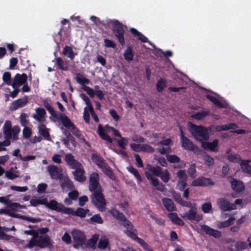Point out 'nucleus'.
<instances>
[{
	"mask_svg": "<svg viewBox=\"0 0 251 251\" xmlns=\"http://www.w3.org/2000/svg\"><path fill=\"white\" fill-rule=\"evenodd\" d=\"M111 213L119 221L122 226L126 228L124 231L126 235L138 243L145 250L147 251L150 248L148 244L144 240L137 236V230L123 213L115 209L111 210Z\"/></svg>",
	"mask_w": 251,
	"mask_h": 251,
	"instance_id": "obj_1",
	"label": "nucleus"
},
{
	"mask_svg": "<svg viewBox=\"0 0 251 251\" xmlns=\"http://www.w3.org/2000/svg\"><path fill=\"white\" fill-rule=\"evenodd\" d=\"M3 130L5 140L1 142V143L4 147L8 146L10 145L11 142L9 139H12L13 140L18 139V135L20 131V128L19 126H14L12 128L11 122L9 121H6L4 123Z\"/></svg>",
	"mask_w": 251,
	"mask_h": 251,
	"instance_id": "obj_2",
	"label": "nucleus"
},
{
	"mask_svg": "<svg viewBox=\"0 0 251 251\" xmlns=\"http://www.w3.org/2000/svg\"><path fill=\"white\" fill-rule=\"evenodd\" d=\"M188 126L190 132L197 140L201 142L203 140H208V133L205 127L201 126H196L191 122L188 123Z\"/></svg>",
	"mask_w": 251,
	"mask_h": 251,
	"instance_id": "obj_3",
	"label": "nucleus"
},
{
	"mask_svg": "<svg viewBox=\"0 0 251 251\" xmlns=\"http://www.w3.org/2000/svg\"><path fill=\"white\" fill-rule=\"evenodd\" d=\"M37 236L34 239H31L25 247L31 249L34 246H37L40 248H44L50 245V238L47 234L39 235L38 232Z\"/></svg>",
	"mask_w": 251,
	"mask_h": 251,
	"instance_id": "obj_4",
	"label": "nucleus"
},
{
	"mask_svg": "<svg viewBox=\"0 0 251 251\" xmlns=\"http://www.w3.org/2000/svg\"><path fill=\"white\" fill-rule=\"evenodd\" d=\"M109 23L112 25L113 28V32L118 38L119 42L123 45L125 43L124 37V29L123 24L118 20H111Z\"/></svg>",
	"mask_w": 251,
	"mask_h": 251,
	"instance_id": "obj_5",
	"label": "nucleus"
},
{
	"mask_svg": "<svg viewBox=\"0 0 251 251\" xmlns=\"http://www.w3.org/2000/svg\"><path fill=\"white\" fill-rule=\"evenodd\" d=\"M92 203L100 211L106 209V201L102 194V192L92 193L91 196Z\"/></svg>",
	"mask_w": 251,
	"mask_h": 251,
	"instance_id": "obj_6",
	"label": "nucleus"
},
{
	"mask_svg": "<svg viewBox=\"0 0 251 251\" xmlns=\"http://www.w3.org/2000/svg\"><path fill=\"white\" fill-rule=\"evenodd\" d=\"M99 175L96 173H93L89 178V190L93 193L102 192L101 187L99 182Z\"/></svg>",
	"mask_w": 251,
	"mask_h": 251,
	"instance_id": "obj_7",
	"label": "nucleus"
},
{
	"mask_svg": "<svg viewBox=\"0 0 251 251\" xmlns=\"http://www.w3.org/2000/svg\"><path fill=\"white\" fill-rule=\"evenodd\" d=\"M180 216L184 219L190 221H200L202 219V216L197 213L196 204L190 208L188 212L181 214Z\"/></svg>",
	"mask_w": 251,
	"mask_h": 251,
	"instance_id": "obj_8",
	"label": "nucleus"
},
{
	"mask_svg": "<svg viewBox=\"0 0 251 251\" xmlns=\"http://www.w3.org/2000/svg\"><path fill=\"white\" fill-rule=\"evenodd\" d=\"M72 235L75 242L73 246L75 249L82 246L85 242L86 238L82 231L79 230H73Z\"/></svg>",
	"mask_w": 251,
	"mask_h": 251,
	"instance_id": "obj_9",
	"label": "nucleus"
},
{
	"mask_svg": "<svg viewBox=\"0 0 251 251\" xmlns=\"http://www.w3.org/2000/svg\"><path fill=\"white\" fill-rule=\"evenodd\" d=\"M47 171L52 179H59L63 176L62 169L55 165H49L47 167Z\"/></svg>",
	"mask_w": 251,
	"mask_h": 251,
	"instance_id": "obj_10",
	"label": "nucleus"
},
{
	"mask_svg": "<svg viewBox=\"0 0 251 251\" xmlns=\"http://www.w3.org/2000/svg\"><path fill=\"white\" fill-rule=\"evenodd\" d=\"M217 203L219 208L223 211H230L237 208L236 206L232 203H230L224 198H219L217 201Z\"/></svg>",
	"mask_w": 251,
	"mask_h": 251,
	"instance_id": "obj_11",
	"label": "nucleus"
},
{
	"mask_svg": "<svg viewBox=\"0 0 251 251\" xmlns=\"http://www.w3.org/2000/svg\"><path fill=\"white\" fill-rule=\"evenodd\" d=\"M73 169L75 170L72 172L75 180L80 182H83L86 180V177L84 176L85 171L81 164Z\"/></svg>",
	"mask_w": 251,
	"mask_h": 251,
	"instance_id": "obj_12",
	"label": "nucleus"
},
{
	"mask_svg": "<svg viewBox=\"0 0 251 251\" xmlns=\"http://www.w3.org/2000/svg\"><path fill=\"white\" fill-rule=\"evenodd\" d=\"M214 182L210 178L204 177H198L192 181L191 185L192 186H212L214 185Z\"/></svg>",
	"mask_w": 251,
	"mask_h": 251,
	"instance_id": "obj_13",
	"label": "nucleus"
},
{
	"mask_svg": "<svg viewBox=\"0 0 251 251\" xmlns=\"http://www.w3.org/2000/svg\"><path fill=\"white\" fill-rule=\"evenodd\" d=\"M27 80V76L25 74L22 75L17 74H16L12 81V86L13 88H17L23 84H25Z\"/></svg>",
	"mask_w": 251,
	"mask_h": 251,
	"instance_id": "obj_14",
	"label": "nucleus"
},
{
	"mask_svg": "<svg viewBox=\"0 0 251 251\" xmlns=\"http://www.w3.org/2000/svg\"><path fill=\"white\" fill-rule=\"evenodd\" d=\"M166 158L167 161L171 163H178L173 165L174 168L181 169L184 168L186 166L185 163L183 161H181L176 155H167Z\"/></svg>",
	"mask_w": 251,
	"mask_h": 251,
	"instance_id": "obj_15",
	"label": "nucleus"
},
{
	"mask_svg": "<svg viewBox=\"0 0 251 251\" xmlns=\"http://www.w3.org/2000/svg\"><path fill=\"white\" fill-rule=\"evenodd\" d=\"M59 182L63 192L67 191L68 190H72L74 187L73 182L67 176H62L61 178L59 179Z\"/></svg>",
	"mask_w": 251,
	"mask_h": 251,
	"instance_id": "obj_16",
	"label": "nucleus"
},
{
	"mask_svg": "<svg viewBox=\"0 0 251 251\" xmlns=\"http://www.w3.org/2000/svg\"><path fill=\"white\" fill-rule=\"evenodd\" d=\"M180 138L182 146L185 150L194 151L196 149L197 150L198 149L188 138L184 136L182 131L181 132Z\"/></svg>",
	"mask_w": 251,
	"mask_h": 251,
	"instance_id": "obj_17",
	"label": "nucleus"
},
{
	"mask_svg": "<svg viewBox=\"0 0 251 251\" xmlns=\"http://www.w3.org/2000/svg\"><path fill=\"white\" fill-rule=\"evenodd\" d=\"M110 127L108 125H106L104 128H103L102 126L101 125H99L98 126V133L100 135V136L103 140L107 141L110 143H112V139L106 134V132H108L110 129Z\"/></svg>",
	"mask_w": 251,
	"mask_h": 251,
	"instance_id": "obj_18",
	"label": "nucleus"
},
{
	"mask_svg": "<svg viewBox=\"0 0 251 251\" xmlns=\"http://www.w3.org/2000/svg\"><path fill=\"white\" fill-rule=\"evenodd\" d=\"M201 229L206 234L212 236L215 238H220L221 236V233L218 230L214 229L207 225H201Z\"/></svg>",
	"mask_w": 251,
	"mask_h": 251,
	"instance_id": "obj_19",
	"label": "nucleus"
},
{
	"mask_svg": "<svg viewBox=\"0 0 251 251\" xmlns=\"http://www.w3.org/2000/svg\"><path fill=\"white\" fill-rule=\"evenodd\" d=\"M206 97L220 108H226L228 106L227 103L221 97L216 98L209 95H206Z\"/></svg>",
	"mask_w": 251,
	"mask_h": 251,
	"instance_id": "obj_20",
	"label": "nucleus"
},
{
	"mask_svg": "<svg viewBox=\"0 0 251 251\" xmlns=\"http://www.w3.org/2000/svg\"><path fill=\"white\" fill-rule=\"evenodd\" d=\"M218 140H214L212 142H201V146L204 149H208L212 151H218Z\"/></svg>",
	"mask_w": 251,
	"mask_h": 251,
	"instance_id": "obj_21",
	"label": "nucleus"
},
{
	"mask_svg": "<svg viewBox=\"0 0 251 251\" xmlns=\"http://www.w3.org/2000/svg\"><path fill=\"white\" fill-rule=\"evenodd\" d=\"M65 160L67 164L72 168L74 169L79 166L80 162H78L75 158L74 156L71 154L68 153L65 155Z\"/></svg>",
	"mask_w": 251,
	"mask_h": 251,
	"instance_id": "obj_22",
	"label": "nucleus"
},
{
	"mask_svg": "<svg viewBox=\"0 0 251 251\" xmlns=\"http://www.w3.org/2000/svg\"><path fill=\"white\" fill-rule=\"evenodd\" d=\"M163 205L168 211H173L176 210V208L173 201L167 198H164L162 200Z\"/></svg>",
	"mask_w": 251,
	"mask_h": 251,
	"instance_id": "obj_23",
	"label": "nucleus"
},
{
	"mask_svg": "<svg viewBox=\"0 0 251 251\" xmlns=\"http://www.w3.org/2000/svg\"><path fill=\"white\" fill-rule=\"evenodd\" d=\"M130 32L135 36H137L138 39L143 43L148 42L150 45L152 46L155 48V46L151 44V43L148 40V38L143 35L141 33L139 32L137 29L134 28H131L130 29Z\"/></svg>",
	"mask_w": 251,
	"mask_h": 251,
	"instance_id": "obj_24",
	"label": "nucleus"
},
{
	"mask_svg": "<svg viewBox=\"0 0 251 251\" xmlns=\"http://www.w3.org/2000/svg\"><path fill=\"white\" fill-rule=\"evenodd\" d=\"M36 114L33 116V117L41 123L45 120V116L46 115V111L43 108H37L36 109Z\"/></svg>",
	"mask_w": 251,
	"mask_h": 251,
	"instance_id": "obj_25",
	"label": "nucleus"
},
{
	"mask_svg": "<svg viewBox=\"0 0 251 251\" xmlns=\"http://www.w3.org/2000/svg\"><path fill=\"white\" fill-rule=\"evenodd\" d=\"M232 188L237 192H241L245 188L243 183L241 181L233 179L231 181Z\"/></svg>",
	"mask_w": 251,
	"mask_h": 251,
	"instance_id": "obj_26",
	"label": "nucleus"
},
{
	"mask_svg": "<svg viewBox=\"0 0 251 251\" xmlns=\"http://www.w3.org/2000/svg\"><path fill=\"white\" fill-rule=\"evenodd\" d=\"M39 133L42 135L45 139L47 140H50V133L48 129L42 123H40L38 126Z\"/></svg>",
	"mask_w": 251,
	"mask_h": 251,
	"instance_id": "obj_27",
	"label": "nucleus"
},
{
	"mask_svg": "<svg viewBox=\"0 0 251 251\" xmlns=\"http://www.w3.org/2000/svg\"><path fill=\"white\" fill-rule=\"evenodd\" d=\"M59 119L63 125L67 128L70 129L74 125L69 118L64 114H60Z\"/></svg>",
	"mask_w": 251,
	"mask_h": 251,
	"instance_id": "obj_28",
	"label": "nucleus"
},
{
	"mask_svg": "<svg viewBox=\"0 0 251 251\" xmlns=\"http://www.w3.org/2000/svg\"><path fill=\"white\" fill-rule=\"evenodd\" d=\"M235 220V218L234 217L231 216L226 221L218 222L217 227L219 229L228 227L233 224Z\"/></svg>",
	"mask_w": 251,
	"mask_h": 251,
	"instance_id": "obj_29",
	"label": "nucleus"
},
{
	"mask_svg": "<svg viewBox=\"0 0 251 251\" xmlns=\"http://www.w3.org/2000/svg\"><path fill=\"white\" fill-rule=\"evenodd\" d=\"M168 217L175 224L183 226L184 225L183 221L179 218L176 213H171L167 215Z\"/></svg>",
	"mask_w": 251,
	"mask_h": 251,
	"instance_id": "obj_30",
	"label": "nucleus"
},
{
	"mask_svg": "<svg viewBox=\"0 0 251 251\" xmlns=\"http://www.w3.org/2000/svg\"><path fill=\"white\" fill-rule=\"evenodd\" d=\"M62 53L69 57L71 60H74L75 54L71 47L65 46L63 49Z\"/></svg>",
	"mask_w": 251,
	"mask_h": 251,
	"instance_id": "obj_31",
	"label": "nucleus"
},
{
	"mask_svg": "<svg viewBox=\"0 0 251 251\" xmlns=\"http://www.w3.org/2000/svg\"><path fill=\"white\" fill-rule=\"evenodd\" d=\"M28 102L27 98L18 99L13 102V106L15 109H18L25 105Z\"/></svg>",
	"mask_w": 251,
	"mask_h": 251,
	"instance_id": "obj_32",
	"label": "nucleus"
},
{
	"mask_svg": "<svg viewBox=\"0 0 251 251\" xmlns=\"http://www.w3.org/2000/svg\"><path fill=\"white\" fill-rule=\"evenodd\" d=\"M250 162L251 161L249 160L243 161L241 163L240 165L241 169L244 172L251 175V166L249 165Z\"/></svg>",
	"mask_w": 251,
	"mask_h": 251,
	"instance_id": "obj_33",
	"label": "nucleus"
},
{
	"mask_svg": "<svg viewBox=\"0 0 251 251\" xmlns=\"http://www.w3.org/2000/svg\"><path fill=\"white\" fill-rule=\"evenodd\" d=\"M235 248L233 250H234L236 251H239L243 250L247 248V244L244 241H237L234 243L233 245Z\"/></svg>",
	"mask_w": 251,
	"mask_h": 251,
	"instance_id": "obj_34",
	"label": "nucleus"
},
{
	"mask_svg": "<svg viewBox=\"0 0 251 251\" xmlns=\"http://www.w3.org/2000/svg\"><path fill=\"white\" fill-rule=\"evenodd\" d=\"M45 205L51 209L58 211L61 204L57 203V201L54 200L48 202V201L47 200V203H45Z\"/></svg>",
	"mask_w": 251,
	"mask_h": 251,
	"instance_id": "obj_35",
	"label": "nucleus"
},
{
	"mask_svg": "<svg viewBox=\"0 0 251 251\" xmlns=\"http://www.w3.org/2000/svg\"><path fill=\"white\" fill-rule=\"evenodd\" d=\"M133 55L132 48L130 47H127L124 52L125 59L128 61H131L133 59Z\"/></svg>",
	"mask_w": 251,
	"mask_h": 251,
	"instance_id": "obj_36",
	"label": "nucleus"
},
{
	"mask_svg": "<svg viewBox=\"0 0 251 251\" xmlns=\"http://www.w3.org/2000/svg\"><path fill=\"white\" fill-rule=\"evenodd\" d=\"M76 80L80 85H83L85 84H88L90 81L87 78L84 77L80 74H77L76 75Z\"/></svg>",
	"mask_w": 251,
	"mask_h": 251,
	"instance_id": "obj_37",
	"label": "nucleus"
},
{
	"mask_svg": "<svg viewBox=\"0 0 251 251\" xmlns=\"http://www.w3.org/2000/svg\"><path fill=\"white\" fill-rule=\"evenodd\" d=\"M89 212L87 209H84L83 208L79 207L76 211L74 212V215L79 216L81 218H84L86 216L87 213Z\"/></svg>",
	"mask_w": 251,
	"mask_h": 251,
	"instance_id": "obj_38",
	"label": "nucleus"
},
{
	"mask_svg": "<svg viewBox=\"0 0 251 251\" xmlns=\"http://www.w3.org/2000/svg\"><path fill=\"white\" fill-rule=\"evenodd\" d=\"M127 169L130 173L132 174L139 181H142V178L136 169L134 168L132 166H129L127 167Z\"/></svg>",
	"mask_w": 251,
	"mask_h": 251,
	"instance_id": "obj_39",
	"label": "nucleus"
},
{
	"mask_svg": "<svg viewBox=\"0 0 251 251\" xmlns=\"http://www.w3.org/2000/svg\"><path fill=\"white\" fill-rule=\"evenodd\" d=\"M30 204L33 206H36L39 204H44L47 203V199L44 198L43 199H32L30 201Z\"/></svg>",
	"mask_w": 251,
	"mask_h": 251,
	"instance_id": "obj_40",
	"label": "nucleus"
},
{
	"mask_svg": "<svg viewBox=\"0 0 251 251\" xmlns=\"http://www.w3.org/2000/svg\"><path fill=\"white\" fill-rule=\"evenodd\" d=\"M92 159L95 162L96 164L99 167H101L103 164L105 163L104 160L100 156L97 154H93Z\"/></svg>",
	"mask_w": 251,
	"mask_h": 251,
	"instance_id": "obj_41",
	"label": "nucleus"
},
{
	"mask_svg": "<svg viewBox=\"0 0 251 251\" xmlns=\"http://www.w3.org/2000/svg\"><path fill=\"white\" fill-rule=\"evenodd\" d=\"M70 130L72 133L78 138L82 140L84 142L86 143L85 139L82 137L78 129L75 126V125L73 126Z\"/></svg>",
	"mask_w": 251,
	"mask_h": 251,
	"instance_id": "obj_42",
	"label": "nucleus"
},
{
	"mask_svg": "<svg viewBox=\"0 0 251 251\" xmlns=\"http://www.w3.org/2000/svg\"><path fill=\"white\" fill-rule=\"evenodd\" d=\"M208 114V112L202 111L200 112H197L194 114H193L191 116L192 118L200 120L205 118Z\"/></svg>",
	"mask_w": 251,
	"mask_h": 251,
	"instance_id": "obj_43",
	"label": "nucleus"
},
{
	"mask_svg": "<svg viewBox=\"0 0 251 251\" xmlns=\"http://www.w3.org/2000/svg\"><path fill=\"white\" fill-rule=\"evenodd\" d=\"M100 168L102 169L104 174L109 176L110 178H112L113 176V175L110 169V168L106 163Z\"/></svg>",
	"mask_w": 251,
	"mask_h": 251,
	"instance_id": "obj_44",
	"label": "nucleus"
},
{
	"mask_svg": "<svg viewBox=\"0 0 251 251\" xmlns=\"http://www.w3.org/2000/svg\"><path fill=\"white\" fill-rule=\"evenodd\" d=\"M166 80L163 78L160 79L156 84V89L158 91L161 92L165 88Z\"/></svg>",
	"mask_w": 251,
	"mask_h": 251,
	"instance_id": "obj_45",
	"label": "nucleus"
},
{
	"mask_svg": "<svg viewBox=\"0 0 251 251\" xmlns=\"http://www.w3.org/2000/svg\"><path fill=\"white\" fill-rule=\"evenodd\" d=\"M203 160L205 162V164L208 166H212L214 163V159L206 153L203 155Z\"/></svg>",
	"mask_w": 251,
	"mask_h": 251,
	"instance_id": "obj_46",
	"label": "nucleus"
},
{
	"mask_svg": "<svg viewBox=\"0 0 251 251\" xmlns=\"http://www.w3.org/2000/svg\"><path fill=\"white\" fill-rule=\"evenodd\" d=\"M162 180L165 183H167L170 180V174L167 170L162 171L161 175L159 176Z\"/></svg>",
	"mask_w": 251,
	"mask_h": 251,
	"instance_id": "obj_47",
	"label": "nucleus"
},
{
	"mask_svg": "<svg viewBox=\"0 0 251 251\" xmlns=\"http://www.w3.org/2000/svg\"><path fill=\"white\" fill-rule=\"evenodd\" d=\"M108 244V240L105 237H101L98 244L100 249H105Z\"/></svg>",
	"mask_w": 251,
	"mask_h": 251,
	"instance_id": "obj_48",
	"label": "nucleus"
},
{
	"mask_svg": "<svg viewBox=\"0 0 251 251\" xmlns=\"http://www.w3.org/2000/svg\"><path fill=\"white\" fill-rule=\"evenodd\" d=\"M3 80L8 85H12V81L11 79V74L9 72H5L3 75Z\"/></svg>",
	"mask_w": 251,
	"mask_h": 251,
	"instance_id": "obj_49",
	"label": "nucleus"
},
{
	"mask_svg": "<svg viewBox=\"0 0 251 251\" xmlns=\"http://www.w3.org/2000/svg\"><path fill=\"white\" fill-rule=\"evenodd\" d=\"M44 105L52 116L55 117L56 116V113L55 110H54L53 108L48 102V101L46 100L44 102Z\"/></svg>",
	"mask_w": 251,
	"mask_h": 251,
	"instance_id": "obj_50",
	"label": "nucleus"
},
{
	"mask_svg": "<svg viewBox=\"0 0 251 251\" xmlns=\"http://www.w3.org/2000/svg\"><path fill=\"white\" fill-rule=\"evenodd\" d=\"M227 159L232 162H238L241 160L239 155L236 154H230L228 156Z\"/></svg>",
	"mask_w": 251,
	"mask_h": 251,
	"instance_id": "obj_51",
	"label": "nucleus"
},
{
	"mask_svg": "<svg viewBox=\"0 0 251 251\" xmlns=\"http://www.w3.org/2000/svg\"><path fill=\"white\" fill-rule=\"evenodd\" d=\"M196 172L195 164H191L188 169V173L192 178H194L196 176Z\"/></svg>",
	"mask_w": 251,
	"mask_h": 251,
	"instance_id": "obj_52",
	"label": "nucleus"
},
{
	"mask_svg": "<svg viewBox=\"0 0 251 251\" xmlns=\"http://www.w3.org/2000/svg\"><path fill=\"white\" fill-rule=\"evenodd\" d=\"M58 211L62 212V213L65 214H71L74 215V211L73 210V209L71 208H67L62 204H61V205L60 206V208Z\"/></svg>",
	"mask_w": 251,
	"mask_h": 251,
	"instance_id": "obj_53",
	"label": "nucleus"
},
{
	"mask_svg": "<svg viewBox=\"0 0 251 251\" xmlns=\"http://www.w3.org/2000/svg\"><path fill=\"white\" fill-rule=\"evenodd\" d=\"M211 209L212 204L210 202L204 203L201 205V209L204 213H209Z\"/></svg>",
	"mask_w": 251,
	"mask_h": 251,
	"instance_id": "obj_54",
	"label": "nucleus"
},
{
	"mask_svg": "<svg viewBox=\"0 0 251 251\" xmlns=\"http://www.w3.org/2000/svg\"><path fill=\"white\" fill-rule=\"evenodd\" d=\"M187 180H178L176 184V189L182 191L187 185Z\"/></svg>",
	"mask_w": 251,
	"mask_h": 251,
	"instance_id": "obj_55",
	"label": "nucleus"
},
{
	"mask_svg": "<svg viewBox=\"0 0 251 251\" xmlns=\"http://www.w3.org/2000/svg\"><path fill=\"white\" fill-rule=\"evenodd\" d=\"M99 238V235H94L92 236V238L89 239L88 241V245L93 248L95 247V245L96 244V243L98 240Z\"/></svg>",
	"mask_w": 251,
	"mask_h": 251,
	"instance_id": "obj_56",
	"label": "nucleus"
},
{
	"mask_svg": "<svg viewBox=\"0 0 251 251\" xmlns=\"http://www.w3.org/2000/svg\"><path fill=\"white\" fill-rule=\"evenodd\" d=\"M177 176L179 178V180H187V176L186 172L184 170H180L176 174Z\"/></svg>",
	"mask_w": 251,
	"mask_h": 251,
	"instance_id": "obj_57",
	"label": "nucleus"
},
{
	"mask_svg": "<svg viewBox=\"0 0 251 251\" xmlns=\"http://www.w3.org/2000/svg\"><path fill=\"white\" fill-rule=\"evenodd\" d=\"M153 148L148 144H142V151L151 153L154 152Z\"/></svg>",
	"mask_w": 251,
	"mask_h": 251,
	"instance_id": "obj_58",
	"label": "nucleus"
},
{
	"mask_svg": "<svg viewBox=\"0 0 251 251\" xmlns=\"http://www.w3.org/2000/svg\"><path fill=\"white\" fill-rule=\"evenodd\" d=\"M82 89L84 91L86 92L88 95L91 98H93L95 95V92L94 90L89 87L84 85L82 87Z\"/></svg>",
	"mask_w": 251,
	"mask_h": 251,
	"instance_id": "obj_59",
	"label": "nucleus"
},
{
	"mask_svg": "<svg viewBox=\"0 0 251 251\" xmlns=\"http://www.w3.org/2000/svg\"><path fill=\"white\" fill-rule=\"evenodd\" d=\"M20 206V204L17 202H11L10 201H9L7 207L11 208V209L13 210H16L17 209L19 208Z\"/></svg>",
	"mask_w": 251,
	"mask_h": 251,
	"instance_id": "obj_60",
	"label": "nucleus"
},
{
	"mask_svg": "<svg viewBox=\"0 0 251 251\" xmlns=\"http://www.w3.org/2000/svg\"><path fill=\"white\" fill-rule=\"evenodd\" d=\"M22 218L23 220L27 221L33 223L39 222L41 221L40 218H32L24 215V217H22Z\"/></svg>",
	"mask_w": 251,
	"mask_h": 251,
	"instance_id": "obj_61",
	"label": "nucleus"
},
{
	"mask_svg": "<svg viewBox=\"0 0 251 251\" xmlns=\"http://www.w3.org/2000/svg\"><path fill=\"white\" fill-rule=\"evenodd\" d=\"M10 188L14 191H16L18 192H25L28 190V187L27 186H11Z\"/></svg>",
	"mask_w": 251,
	"mask_h": 251,
	"instance_id": "obj_62",
	"label": "nucleus"
},
{
	"mask_svg": "<svg viewBox=\"0 0 251 251\" xmlns=\"http://www.w3.org/2000/svg\"><path fill=\"white\" fill-rule=\"evenodd\" d=\"M171 193L175 201L179 204V203L180 202V201H181V200H182L181 198L180 194L176 193L175 191H172L171 192Z\"/></svg>",
	"mask_w": 251,
	"mask_h": 251,
	"instance_id": "obj_63",
	"label": "nucleus"
},
{
	"mask_svg": "<svg viewBox=\"0 0 251 251\" xmlns=\"http://www.w3.org/2000/svg\"><path fill=\"white\" fill-rule=\"evenodd\" d=\"M90 220L94 222L97 223L98 224H102L103 223V221L100 217V216L99 214H96L93 216Z\"/></svg>",
	"mask_w": 251,
	"mask_h": 251,
	"instance_id": "obj_64",
	"label": "nucleus"
}]
</instances>
